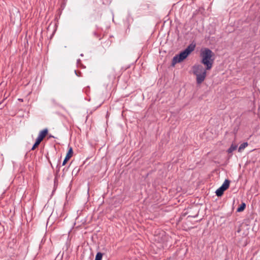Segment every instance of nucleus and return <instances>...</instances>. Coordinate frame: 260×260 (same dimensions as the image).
<instances>
[{"label":"nucleus","mask_w":260,"mask_h":260,"mask_svg":"<svg viewBox=\"0 0 260 260\" xmlns=\"http://www.w3.org/2000/svg\"><path fill=\"white\" fill-rule=\"evenodd\" d=\"M103 254L100 252L97 253L95 256V260H102Z\"/></svg>","instance_id":"nucleus-10"},{"label":"nucleus","mask_w":260,"mask_h":260,"mask_svg":"<svg viewBox=\"0 0 260 260\" xmlns=\"http://www.w3.org/2000/svg\"><path fill=\"white\" fill-rule=\"evenodd\" d=\"M237 146L236 145L232 144L231 147L229 148L228 152L229 153H232L233 151L237 149Z\"/></svg>","instance_id":"nucleus-9"},{"label":"nucleus","mask_w":260,"mask_h":260,"mask_svg":"<svg viewBox=\"0 0 260 260\" xmlns=\"http://www.w3.org/2000/svg\"><path fill=\"white\" fill-rule=\"evenodd\" d=\"M73 154V151L72 147H70L69 151L66 156V157L62 162V166H64L66 165L67 162L71 158V157L72 156Z\"/></svg>","instance_id":"nucleus-5"},{"label":"nucleus","mask_w":260,"mask_h":260,"mask_svg":"<svg viewBox=\"0 0 260 260\" xmlns=\"http://www.w3.org/2000/svg\"><path fill=\"white\" fill-rule=\"evenodd\" d=\"M230 183V181L229 180L226 179L222 185L215 191L216 196L218 197L221 196L223 194L224 191L229 188Z\"/></svg>","instance_id":"nucleus-4"},{"label":"nucleus","mask_w":260,"mask_h":260,"mask_svg":"<svg viewBox=\"0 0 260 260\" xmlns=\"http://www.w3.org/2000/svg\"><path fill=\"white\" fill-rule=\"evenodd\" d=\"M196 44L193 43L189 44L187 48L180 54L176 55L172 59V66H174L176 63L184 60L195 49Z\"/></svg>","instance_id":"nucleus-1"},{"label":"nucleus","mask_w":260,"mask_h":260,"mask_svg":"<svg viewBox=\"0 0 260 260\" xmlns=\"http://www.w3.org/2000/svg\"><path fill=\"white\" fill-rule=\"evenodd\" d=\"M248 146V143L247 142L243 143L241 144L239 147V151L240 152L243 150L246 147Z\"/></svg>","instance_id":"nucleus-8"},{"label":"nucleus","mask_w":260,"mask_h":260,"mask_svg":"<svg viewBox=\"0 0 260 260\" xmlns=\"http://www.w3.org/2000/svg\"><path fill=\"white\" fill-rule=\"evenodd\" d=\"M48 132V129L45 128V129H43L42 131H40L38 136H39L42 139H43L45 137V136L47 135Z\"/></svg>","instance_id":"nucleus-6"},{"label":"nucleus","mask_w":260,"mask_h":260,"mask_svg":"<svg viewBox=\"0 0 260 260\" xmlns=\"http://www.w3.org/2000/svg\"><path fill=\"white\" fill-rule=\"evenodd\" d=\"M43 139H42L41 137H40L39 136L38 137V138H37L36 139V143L37 144H40V143L41 142V141L43 140Z\"/></svg>","instance_id":"nucleus-11"},{"label":"nucleus","mask_w":260,"mask_h":260,"mask_svg":"<svg viewBox=\"0 0 260 260\" xmlns=\"http://www.w3.org/2000/svg\"><path fill=\"white\" fill-rule=\"evenodd\" d=\"M49 138H52V137H53V136H51V135H50V136H49Z\"/></svg>","instance_id":"nucleus-15"},{"label":"nucleus","mask_w":260,"mask_h":260,"mask_svg":"<svg viewBox=\"0 0 260 260\" xmlns=\"http://www.w3.org/2000/svg\"><path fill=\"white\" fill-rule=\"evenodd\" d=\"M93 34H94V35L95 36H96V37H98V34H97V33H96V32H94L93 33Z\"/></svg>","instance_id":"nucleus-14"},{"label":"nucleus","mask_w":260,"mask_h":260,"mask_svg":"<svg viewBox=\"0 0 260 260\" xmlns=\"http://www.w3.org/2000/svg\"><path fill=\"white\" fill-rule=\"evenodd\" d=\"M38 145H39V144H37L35 142V143L34 144V145H33V146H32V148H31V150H35V149H36V148L37 147H38Z\"/></svg>","instance_id":"nucleus-13"},{"label":"nucleus","mask_w":260,"mask_h":260,"mask_svg":"<svg viewBox=\"0 0 260 260\" xmlns=\"http://www.w3.org/2000/svg\"><path fill=\"white\" fill-rule=\"evenodd\" d=\"M202 57L201 62L206 67V70H210L213 66V59H212L213 52L208 48L202 49L200 53Z\"/></svg>","instance_id":"nucleus-2"},{"label":"nucleus","mask_w":260,"mask_h":260,"mask_svg":"<svg viewBox=\"0 0 260 260\" xmlns=\"http://www.w3.org/2000/svg\"><path fill=\"white\" fill-rule=\"evenodd\" d=\"M206 68L204 69L201 64H195L192 67V72L196 76L197 84H201L205 80L206 77Z\"/></svg>","instance_id":"nucleus-3"},{"label":"nucleus","mask_w":260,"mask_h":260,"mask_svg":"<svg viewBox=\"0 0 260 260\" xmlns=\"http://www.w3.org/2000/svg\"><path fill=\"white\" fill-rule=\"evenodd\" d=\"M43 139H42L41 137H40L39 136L38 137V138H37L36 139V143L37 144H40V143L41 142V141L43 140Z\"/></svg>","instance_id":"nucleus-12"},{"label":"nucleus","mask_w":260,"mask_h":260,"mask_svg":"<svg viewBox=\"0 0 260 260\" xmlns=\"http://www.w3.org/2000/svg\"><path fill=\"white\" fill-rule=\"evenodd\" d=\"M246 207V205L245 203H242L239 207L238 208L237 211V212H242L243 211Z\"/></svg>","instance_id":"nucleus-7"}]
</instances>
